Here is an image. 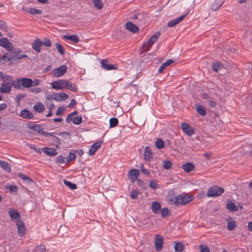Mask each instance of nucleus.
I'll return each instance as SVG.
<instances>
[{
    "label": "nucleus",
    "mask_w": 252,
    "mask_h": 252,
    "mask_svg": "<svg viewBox=\"0 0 252 252\" xmlns=\"http://www.w3.org/2000/svg\"><path fill=\"white\" fill-rule=\"evenodd\" d=\"M16 226L18 229V234L19 236H24L26 234V228L24 222L21 220H18L16 221Z\"/></svg>",
    "instance_id": "obj_11"
},
{
    "label": "nucleus",
    "mask_w": 252,
    "mask_h": 252,
    "mask_svg": "<svg viewBox=\"0 0 252 252\" xmlns=\"http://www.w3.org/2000/svg\"><path fill=\"white\" fill-rule=\"evenodd\" d=\"M20 115L22 118L27 119H30L33 117V114L27 109L22 110Z\"/></svg>",
    "instance_id": "obj_26"
},
{
    "label": "nucleus",
    "mask_w": 252,
    "mask_h": 252,
    "mask_svg": "<svg viewBox=\"0 0 252 252\" xmlns=\"http://www.w3.org/2000/svg\"><path fill=\"white\" fill-rule=\"evenodd\" d=\"M55 46L59 53L62 55H63L65 54V50L63 46L58 42L56 43Z\"/></svg>",
    "instance_id": "obj_42"
},
{
    "label": "nucleus",
    "mask_w": 252,
    "mask_h": 252,
    "mask_svg": "<svg viewBox=\"0 0 252 252\" xmlns=\"http://www.w3.org/2000/svg\"><path fill=\"white\" fill-rule=\"evenodd\" d=\"M21 83L23 88H29L32 87V79L29 78H22Z\"/></svg>",
    "instance_id": "obj_23"
},
{
    "label": "nucleus",
    "mask_w": 252,
    "mask_h": 252,
    "mask_svg": "<svg viewBox=\"0 0 252 252\" xmlns=\"http://www.w3.org/2000/svg\"><path fill=\"white\" fill-rule=\"evenodd\" d=\"M9 215L11 220H18L21 218L19 213L14 209L9 210Z\"/></svg>",
    "instance_id": "obj_25"
},
{
    "label": "nucleus",
    "mask_w": 252,
    "mask_h": 252,
    "mask_svg": "<svg viewBox=\"0 0 252 252\" xmlns=\"http://www.w3.org/2000/svg\"><path fill=\"white\" fill-rule=\"evenodd\" d=\"M182 168L185 171L189 172L194 169V166L193 163L188 162L183 164L182 165Z\"/></svg>",
    "instance_id": "obj_29"
},
{
    "label": "nucleus",
    "mask_w": 252,
    "mask_h": 252,
    "mask_svg": "<svg viewBox=\"0 0 252 252\" xmlns=\"http://www.w3.org/2000/svg\"><path fill=\"white\" fill-rule=\"evenodd\" d=\"M63 183L71 189H74L77 188L76 185L75 184L72 183L69 181L64 180Z\"/></svg>",
    "instance_id": "obj_44"
},
{
    "label": "nucleus",
    "mask_w": 252,
    "mask_h": 252,
    "mask_svg": "<svg viewBox=\"0 0 252 252\" xmlns=\"http://www.w3.org/2000/svg\"><path fill=\"white\" fill-rule=\"evenodd\" d=\"M63 38L65 40H69L74 43H77L79 41L78 36L76 34L73 35H65L63 36Z\"/></svg>",
    "instance_id": "obj_24"
},
{
    "label": "nucleus",
    "mask_w": 252,
    "mask_h": 252,
    "mask_svg": "<svg viewBox=\"0 0 252 252\" xmlns=\"http://www.w3.org/2000/svg\"><path fill=\"white\" fill-rule=\"evenodd\" d=\"M155 145L158 149H161L164 147V142L162 139L158 138L156 142Z\"/></svg>",
    "instance_id": "obj_41"
},
{
    "label": "nucleus",
    "mask_w": 252,
    "mask_h": 252,
    "mask_svg": "<svg viewBox=\"0 0 252 252\" xmlns=\"http://www.w3.org/2000/svg\"><path fill=\"white\" fill-rule=\"evenodd\" d=\"M137 184L138 185V186L140 187L142 190H144L146 189V188L144 185V183H143V182L142 181V180H141L140 179H137Z\"/></svg>",
    "instance_id": "obj_55"
},
{
    "label": "nucleus",
    "mask_w": 252,
    "mask_h": 252,
    "mask_svg": "<svg viewBox=\"0 0 252 252\" xmlns=\"http://www.w3.org/2000/svg\"><path fill=\"white\" fill-rule=\"evenodd\" d=\"M18 176L21 179H22L25 183L27 184H31V183L32 182V180L30 178L24 174L20 173L19 174Z\"/></svg>",
    "instance_id": "obj_37"
},
{
    "label": "nucleus",
    "mask_w": 252,
    "mask_h": 252,
    "mask_svg": "<svg viewBox=\"0 0 252 252\" xmlns=\"http://www.w3.org/2000/svg\"><path fill=\"white\" fill-rule=\"evenodd\" d=\"M224 192V189L222 187L213 186L210 188L207 192L208 197H213L220 196Z\"/></svg>",
    "instance_id": "obj_3"
},
{
    "label": "nucleus",
    "mask_w": 252,
    "mask_h": 252,
    "mask_svg": "<svg viewBox=\"0 0 252 252\" xmlns=\"http://www.w3.org/2000/svg\"><path fill=\"white\" fill-rule=\"evenodd\" d=\"M40 80L37 79H35L34 80H32V87L37 86L39 84Z\"/></svg>",
    "instance_id": "obj_62"
},
{
    "label": "nucleus",
    "mask_w": 252,
    "mask_h": 252,
    "mask_svg": "<svg viewBox=\"0 0 252 252\" xmlns=\"http://www.w3.org/2000/svg\"><path fill=\"white\" fill-rule=\"evenodd\" d=\"M161 208L160 204L157 201H154L152 203L151 209L152 211L155 214H158Z\"/></svg>",
    "instance_id": "obj_27"
},
{
    "label": "nucleus",
    "mask_w": 252,
    "mask_h": 252,
    "mask_svg": "<svg viewBox=\"0 0 252 252\" xmlns=\"http://www.w3.org/2000/svg\"><path fill=\"white\" fill-rule=\"evenodd\" d=\"M15 58V56L13 55L12 52H7L4 53L0 59V61L2 62V63L10 61L11 60Z\"/></svg>",
    "instance_id": "obj_16"
},
{
    "label": "nucleus",
    "mask_w": 252,
    "mask_h": 252,
    "mask_svg": "<svg viewBox=\"0 0 252 252\" xmlns=\"http://www.w3.org/2000/svg\"><path fill=\"white\" fill-rule=\"evenodd\" d=\"M208 103L209 105L212 108H215L217 105L216 102L211 98L208 100Z\"/></svg>",
    "instance_id": "obj_59"
},
{
    "label": "nucleus",
    "mask_w": 252,
    "mask_h": 252,
    "mask_svg": "<svg viewBox=\"0 0 252 252\" xmlns=\"http://www.w3.org/2000/svg\"><path fill=\"white\" fill-rule=\"evenodd\" d=\"M0 46L8 51H12L13 47L12 44L6 37L0 39Z\"/></svg>",
    "instance_id": "obj_10"
},
{
    "label": "nucleus",
    "mask_w": 252,
    "mask_h": 252,
    "mask_svg": "<svg viewBox=\"0 0 252 252\" xmlns=\"http://www.w3.org/2000/svg\"><path fill=\"white\" fill-rule=\"evenodd\" d=\"M30 128L35 131H38L39 133H40V132L41 131V127L38 125H34L30 127Z\"/></svg>",
    "instance_id": "obj_57"
},
{
    "label": "nucleus",
    "mask_w": 252,
    "mask_h": 252,
    "mask_svg": "<svg viewBox=\"0 0 252 252\" xmlns=\"http://www.w3.org/2000/svg\"><path fill=\"white\" fill-rule=\"evenodd\" d=\"M29 91L34 94H38L41 92V89L39 88L35 87L30 89Z\"/></svg>",
    "instance_id": "obj_58"
},
{
    "label": "nucleus",
    "mask_w": 252,
    "mask_h": 252,
    "mask_svg": "<svg viewBox=\"0 0 252 252\" xmlns=\"http://www.w3.org/2000/svg\"><path fill=\"white\" fill-rule=\"evenodd\" d=\"M126 28L128 31L133 33L137 32L139 30L138 27L130 22H128L126 24Z\"/></svg>",
    "instance_id": "obj_20"
},
{
    "label": "nucleus",
    "mask_w": 252,
    "mask_h": 252,
    "mask_svg": "<svg viewBox=\"0 0 252 252\" xmlns=\"http://www.w3.org/2000/svg\"><path fill=\"white\" fill-rule=\"evenodd\" d=\"M197 111L201 116H205L206 114V111L202 105H199L197 107Z\"/></svg>",
    "instance_id": "obj_45"
},
{
    "label": "nucleus",
    "mask_w": 252,
    "mask_h": 252,
    "mask_svg": "<svg viewBox=\"0 0 252 252\" xmlns=\"http://www.w3.org/2000/svg\"><path fill=\"white\" fill-rule=\"evenodd\" d=\"M65 159L63 156H59L56 158V162L58 163H65Z\"/></svg>",
    "instance_id": "obj_53"
},
{
    "label": "nucleus",
    "mask_w": 252,
    "mask_h": 252,
    "mask_svg": "<svg viewBox=\"0 0 252 252\" xmlns=\"http://www.w3.org/2000/svg\"><path fill=\"white\" fill-rule=\"evenodd\" d=\"M27 57H28V56L27 55L22 54V55H18V56H16L15 58H14V60H20V59H23L25 58H27Z\"/></svg>",
    "instance_id": "obj_63"
},
{
    "label": "nucleus",
    "mask_w": 252,
    "mask_h": 252,
    "mask_svg": "<svg viewBox=\"0 0 252 252\" xmlns=\"http://www.w3.org/2000/svg\"><path fill=\"white\" fill-rule=\"evenodd\" d=\"M163 239L162 236L156 235L155 237V246L157 251H160L163 248Z\"/></svg>",
    "instance_id": "obj_6"
},
{
    "label": "nucleus",
    "mask_w": 252,
    "mask_h": 252,
    "mask_svg": "<svg viewBox=\"0 0 252 252\" xmlns=\"http://www.w3.org/2000/svg\"><path fill=\"white\" fill-rule=\"evenodd\" d=\"M181 128L183 131L188 136H191L195 133L193 128L187 123L181 124Z\"/></svg>",
    "instance_id": "obj_7"
},
{
    "label": "nucleus",
    "mask_w": 252,
    "mask_h": 252,
    "mask_svg": "<svg viewBox=\"0 0 252 252\" xmlns=\"http://www.w3.org/2000/svg\"><path fill=\"white\" fill-rule=\"evenodd\" d=\"M199 249L200 252H210V249L206 245H200Z\"/></svg>",
    "instance_id": "obj_48"
},
{
    "label": "nucleus",
    "mask_w": 252,
    "mask_h": 252,
    "mask_svg": "<svg viewBox=\"0 0 252 252\" xmlns=\"http://www.w3.org/2000/svg\"><path fill=\"white\" fill-rule=\"evenodd\" d=\"M26 11L31 13V14H41L42 13V11L40 9H37L35 8H29L28 9H27Z\"/></svg>",
    "instance_id": "obj_39"
},
{
    "label": "nucleus",
    "mask_w": 252,
    "mask_h": 252,
    "mask_svg": "<svg viewBox=\"0 0 252 252\" xmlns=\"http://www.w3.org/2000/svg\"><path fill=\"white\" fill-rule=\"evenodd\" d=\"M226 208L231 212H235L238 210V207L231 200H228L226 204Z\"/></svg>",
    "instance_id": "obj_28"
},
{
    "label": "nucleus",
    "mask_w": 252,
    "mask_h": 252,
    "mask_svg": "<svg viewBox=\"0 0 252 252\" xmlns=\"http://www.w3.org/2000/svg\"><path fill=\"white\" fill-rule=\"evenodd\" d=\"M52 99L57 101L64 100L68 97V95L64 93L53 94L51 95Z\"/></svg>",
    "instance_id": "obj_14"
},
{
    "label": "nucleus",
    "mask_w": 252,
    "mask_h": 252,
    "mask_svg": "<svg viewBox=\"0 0 252 252\" xmlns=\"http://www.w3.org/2000/svg\"><path fill=\"white\" fill-rule=\"evenodd\" d=\"M150 187L153 189H158V184L157 183V181L155 180H152L151 181L150 184H149Z\"/></svg>",
    "instance_id": "obj_54"
},
{
    "label": "nucleus",
    "mask_w": 252,
    "mask_h": 252,
    "mask_svg": "<svg viewBox=\"0 0 252 252\" xmlns=\"http://www.w3.org/2000/svg\"><path fill=\"white\" fill-rule=\"evenodd\" d=\"M42 44L48 47H50L52 45L51 40L48 38H43V41H42Z\"/></svg>",
    "instance_id": "obj_46"
},
{
    "label": "nucleus",
    "mask_w": 252,
    "mask_h": 252,
    "mask_svg": "<svg viewBox=\"0 0 252 252\" xmlns=\"http://www.w3.org/2000/svg\"><path fill=\"white\" fill-rule=\"evenodd\" d=\"M172 165V163L169 160H166L164 161L163 167L165 169H169L170 168Z\"/></svg>",
    "instance_id": "obj_56"
},
{
    "label": "nucleus",
    "mask_w": 252,
    "mask_h": 252,
    "mask_svg": "<svg viewBox=\"0 0 252 252\" xmlns=\"http://www.w3.org/2000/svg\"><path fill=\"white\" fill-rule=\"evenodd\" d=\"M33 108L35 111H36L38 113H41L45 109V107L42 103H41L40 102H38V103H36L34 105Z\"/></svg>",
    "instance_id": "obj_34"
},
{
    "label": "nucleus",
    "mask_w": 252,
    "mask_h": 252,
    "mask_svg": "<svg viewBox=\"0 0 252 252\" xmlns=\"http://www.w3.org/2000/svg\"><path fill=\"white\" fill-rule=\"evenodd\" d=\"M65 89H68L73 92H77L78 91V88L74 83L66 80H65Z\"/></svg>",
    "instance_id": "obj_21"
},
{
    "label": "nucleus",
    "mask_w": 252,
    "mask_h": 252,
    "mask_svg": "<svg viewBox=\"0 0 252 252\" xmlns=\"http://www.w3.org/2000/svg\"><path fill=\"white\" fill-rule=\"evenodd\" d=\"M222 68H223V65L219 62L214 63L212 64V69L216 72H218Z\"/></svg>",
    "instance_id": "obj_36"
},
{
    "label": "nucleus",
    "mask_w": 252,
    "mask_h": 252,
    "mask_svg": "<svg viewBox=\"0 0 252 252\" xmlns=\"http://www.w3.org/2000/svg\"><path fill=\"white\" fill-rule=\"evenodd\" d=\"M12 78L7 76L5 79H4L0 87V92L3 93H8L11 90L12 88Z\"/></svg>",
    "instance_id": "obj_4"
},
{
    "label": "nucleus",
    "mask_w": 252,
    "mask_h": 252,
    "mask_svg": "<svg viewBox=\"0 0 252 252\" xmlns=\"http://www.w3.org/2000/svg\"><path fill=\"white\" fill-rule=\"evenodd\" d=\"M144 158L145 160L148 161H150V160L153 158V154L151 148L149 146H146L145 148Z\"/></svg>",
    "instance_id": "obj_18"
},
{
    "label": "nucleus",
    "mask_w": 252,
    "mask_h": 252,
    "mask_svg": "<svg viewBox=\"0 0 252 252\" xmlns=\"http://www.w3.org/2000/svg\"><path fill=\"white\" fill-rule=\"evenodd\" d=\"M65 80L59 79L51 83L52 87L56 90H63L65 89Z\"/></svg>",
    "instance_id": "obj_8"
},
{
    "label": "nucleus",
    "mask_w": 252,
    "mask_h": 252,
    "mask_svg": "<svg viewBox=\"0 0 252 252\" xmlns=\"http://www.w3.org/2000/svg\"><path fill=\"white\" fill-rule=\"evenodd\" d=\"M21 78L17 79L15 80H13L12 79V86H13L14 88L17 90H21L22 88V83H21Z\"/></svg>",
    "instance_id": "obj_32"
},
{
    "label": "nucleus",
    "mask_w": 252,
    "mask_h": 252,
    "mask_svg": "<svg viewBox=\"0 0 252 252\" xmlns=\"http://www.w3.org/2000/svg\"><path fill=\"white\" fill-rule=\"evenodd\" d=\"M5 188L6 189H8L12 193H17L18 191V188L15 186H7Z\"/></svg>",
    "instance_id": "obj_51"
},
{
    "label": "nucleus",
    "mask_w": 252,
    "mask_h": 252,
    "mask_svg": "<svg viewBox=\"0 0 252 252\" xmlns=\"http://www.w3.org/2000/svg\"><path fill=\"white\" fill-rule=\"evenodd\" d=\"M94 7L97 10L101 9L103 7V3L101 0H92Z\"/></svg>",
    "instance_id": "obj_35"
},
{
    "label": "nucleus",
    "mask_w": 252,
    "mask_h": 252,
    "mask_svg": "<svg viewBox=\"0 0 252 252\" xmlns=\"http://www.w3.org/2000/svg\"><path fill=\"white\" fill-rule=\"evenodd\" d=\"M139 194H140V192L138 191V190H132L130 193V197L133 199H136L138 197V195Z\"/></svg>",
    "instance_id": "obj_49"
},
{
    "label": "nucleus",
    "mask_w": 252,
    "mask_h": 252,
    "mask_svg": "<svg viewBox=\"0 0 252 252\" xmlns=\"http://www.w3.org/2000/svg\"><path fill=\"white\" fill-rule=\"evenodd\" d=\"M160 35L159 32H155L146 42L143 44V50L145 52L148 51L152 46L155 43Z\"/></svg>",
    "instance_id": "obj_2"
},
{
    "label": "nucleus",
    "mask_w": 252,
    "mask_h": 252,
    "mask_svg": "<svg viewBox=\"0 0 252 252\" xmlns=\"http://www.w3.org/2000/svg\"><path fill=\"white\" fill-rule=\"evenodd\" d=\"M161 216L163 218H165L168 216L170 214L169 210L167 208H163L160 211Z\"/></svg>",
    "instance_id": "obj_47"
},
{
    "label": "nucleus",
    "mask_w": 252,
    "mask_h": 252,
    "mask_svg": "<svg viewBox=\"0 0 252 252\" xmlns=\"http://www.w3.org/2000/svg\"><path fill=\"white\" fill-rule=\"evenodd\" d=\"M6 28V23L4 21L0 20V29L1 30H5Z\"/></svg>",
    "instance_id": "obj_64"
},
{
    "label": "nucleus",
    "mask_w": 252,
    "mask_h": 252,
    "mask_svg": "<svg viewBox=\"0 0 252 252\" xmlns=\"http://www.w3.org/2000/svg\"><path fill=\"white\" fill-rule=\"evenodd\" d=\"M76 158V155L75 154L70 152L69 156L67 158H66V162H68L70 161H72Z\"/></svg>",
    "instance_id": "obj_52"
},
{
    "label": "nucleus",
    "mask_w": 252,
    "mask_h": 252,
    "mask_svg": "<svg viewBox=\"0 0 252 252\" xmlns=\"http://www.w3.org/2000/svg\"><path fill=\"white\" fill-rule=\"evenodd\" d=\"M82 122V118L81 116L74 117L73 119V123L75 125H80Z\"/></svg>",
    "instance_id": "obj_50"
},
{
    "label": "nucleus",
    "mask_w": 252,
    "mask_h": 252,
    "mask_svg": "<svg viewBox=\"0 0 252 252\" xmlns=\"http://www.w3.org/2000/svg\"><path fill=\"white\" fill-rule=\"evenodd\" d=\"M64 108L63 107H60L57 110L56 112V115L57 116L61 115L64 112Z\"/></svg>",
    "instance_id": "obj_60"
},
{
    "label": "nucleus",
    "mask_w": 252,
    "mask_h": 252,
    "mask_svg": "<svg viewBox=\"0 0 252 252\" xmlns=\"http://www.w3.org/2000/svg\"><path fill=\"white\" fill-rule=\"evenodd\" d=\"M32 47L33 50L37 53H40L41 52V47L42 46V41L37 38H36L32 43Z\"/></svg>",
    "instance_id": "obj_13"
},
{
    "label": "nucleus",
    "mask_w": 252,
    "mask_h": 252,
    "mask_svg": "<svg viewBox=\"0 0 252 252\" xmlns=\"http://www.w3.org/2000/svg\"><path fill=\"white\" fill-rule=\"evenodd\" d=\"M100 63L101 67L106 70H117L118 68L117 65L110 64L106 59L102 60Z\"/></svg>",
    "instance_id": "obj_9"
},
{
    "label": "nucleus",
    "mask_w": 252,
    "mask_h": 252,
    "mask_svg": "<svg viewBox=\"0 0 252 252\" xmlns=\"http://www.w3.org/2000/svg\"><path fill=\"white\" fill-rule=\"evenodd\" d=\"M118 124V120L116 118H112L109 120L110 127H114Z\"/></svg>",
    "instance_id": "obj_43"
},
{
    "label": "nucleus",
    "mask_w": 252,
    "mask_h": 252,
    "mask_svg": "<svg viewBox=\"0 0 252 252\" xmlns=\"http://www.w3.org/2000/svg\"><path fill=\"white\" fill-rule=\"evenodd\" d=\"M186 14L183 15L178 18H177L174 20H171L167 23V26L168 27H173L177 24L179 23L180 22L183 20L185 18Z\"/></svg>",
    "instance_id": "obj_17"
},
{
    "label": "nucleus",
    "mask_w": 252,
    "mask_h": 252,
    "mask_svg": "<svg viewBox=\"0 0 252 252\" xmlns=\"http://www.w3.org/2000/svg\"><path fill=\"white\" fill-rule=\"evenodd\" d=\"M10 52H12L13 55L15 56V57L16 56H18V55L19 53L22 52V51L20 50V49H13V48H12V50Z\"/></svg>",
    "instance_id": "obj_61"
},
{
    "label": "nucleus",
    "mask_w": 252,
    "mask_h": 252,
    "mask_svg": "<svg viewBox=\"0 0 252 252\" xmlns=\"http://www.w3.org/2000/svg\"><path fill=\"white\" fill-rule=\"evenodd\" d=\"M223 1L222 0H216L212 4L211 8L214 11H216L219 9L222 5Z\"/></svg>",
    "instance_id": "obj_31"
},
{
    "label": "nucleus",
    "mask_w": 252,
    "mask_h": 252,
    "mask_svg": "<svg viewBox=\"0 0 252 252\" xmlns=\"http://www.w3.org/2000/svg\"><path fill=\"white\" fill-rule=\"evenodd\" d=\"M67 68L65 65H62L53 70V75L55 77H59L63 75L67 71Z\"/></svg>",
    "instance_id": "obj_5"
},
{
    "label": "nucleus",
    "mask_w": 252,
    "mask_h": 252,
    "mask_svg": "<svg viewBox=\"0 0 252 252\" xmlns=\"http://www.w3.org/2000/svg\"><path fill=\"white\" fill-rule=\"evenodd\" d=\"M184 246L183 244L180 242H176L175 245V252H182L183 251Z\"/></svg>",
    "instance_id": "obj_38"
},
{
    "label": "nucleus",
    "mask_w": 252,
    "mask_h": 252,
    "mask_svg": "<svg viewBox=\"0 0 252 252\" xmlns=\"http://www.w3.org/2000/svg\"><path fill=\"white\" fill-rule=\"evenodd\" d=\"M227 222V229L229 231H232L235 229L237 226V222L235 220H233L231 218H228L226 220Z\"/></svg>",
    "instance_id": "obj_19"
},
{
    "label": "nucleus",
    "mask_w": 252,
    "mask_h": 252,
    "mask_svg": "<svg viewBox=\"0 0 252 252\" xmlns=\"http://www.w3.org/2000/svg\"><path fill=\"white\" fill-rule=\"evenodd\" d=\"M0 167L7 172L11 171V168L9 164L5 161L0 160Z\"/></svg>",
    "instance_id": "obj_33"
},
{
    "label": "nucleus",
    "mask_w": 252,
    "mask_h": 252,
    "mask_svg": "<svg viewBox=\"0 0 252 252\" xmlns=\"http://www.w3.org/2000/svg\"><path fill=\"white\" fill-rule=\"evenodd\" d=\"M45 249L44 245H40L35 247L31 252H45Z\"/></svg>",
    "instance_id": "obj_40"
},
{
    "label": "nucleus",
    "mask_w": 252,
    "mask_h": 252,
    "mask_svg": "<svg viewBox=\"0 0 252 252\" xmlns=\"http://www.w3.org/2000/svg\"><path fill=\"white\" fill-rule=\"evenodd\" d=\"M102 142L97 141L93 144L89 150V156H93L94 155L96 151L100 148Z\"/></svg>",
    "instance_id": "obj_12"
},
{
    "label": "nucleus",
    "mask_w": 252,
    "mask_h": 252,
    "mask_svg": "<svg viewBox=\"0 0 252 252\" xmlns=\"http://www.w3.org/2000/svg\"><path fill=\"white\" fill-rule=\"evenodd\" d=\"M42 151L44 153L49 156H55L58 154L57 150L53 148L44 147Z\"/></svg>",
    "instance_id": "obj_22"
},
{
    "label": "nucleus",
    "mask_w": 252,
    "mask_h": 252,
    "mask_svg": "<svg viewBox=\"0 0 252 252\" xmlns=\"http://www.w3.org/2000/svg\"><path fill=\"white\" fill-rule=\"evenodd\" d=\"M174 60L172 59H169L166 61L165 62L163 63L159 67L158 72L159 73H161L163 70L168 65H170L174 62Z\"/></svg>",
    "instance_id": "obj_30"
},
{
    "label": "nucleus",
    "mask_w": 252,
    "mask_h": 252,
    "mask_svg": "<svg viewBox=\"0 0 252 252\" xmlns=\"http://www.w3.org/2000/svg\"><path fill=\"white\" fill-rule=\"evenodd\" d=\"M139 174V171L138 169H132L128 173L129 178L132 183H134L137 179Z\"/></svg>",
    "instance_id": "obj_15"
},
{
    "label": "nucleus",
    "mask_w": 252,
    "mask_h": 252,
    "mask_svg": "<svg viewBox=\"0 0 252 252\" xmlns=\"http://www.w3.org/2000/svg\"><path fill=\"white\" fill-rule=\"evenodd\" d=\"M193 198L191 195L188 194L182 193L176 196L172 200L173 204L179 206L185 205L191 202Z\"/></svg>",
    "instance_id": "obj_1"
}]
</instances>
